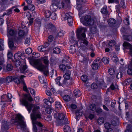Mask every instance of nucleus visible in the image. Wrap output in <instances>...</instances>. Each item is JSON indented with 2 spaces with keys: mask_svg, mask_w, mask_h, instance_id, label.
<instances>
[{
  "mask_svg": "<svg viewBox=\"0 0 132 132\" xmlns=\"http://www.w3.org/2000/svg\"><path fill=\"white\" fill-rule=\"evenodd\" d=\"M84 20L82 18L80 19L81 23L85 26H92L96 23L97 19L95 18H91L89 15L86 16L84 18Z\"/></svg>",
  "mask_w": 132,
  "mask_h": 132,
  "instance_id": "7",
  "label": "nucleus"
},
{
  "mask_svg": "<svg viewBox=\"0 0 132 132\" xmlns=\"http://www.w3.org/2000/svg\"><path fill=\"white\" fill-rule=\"evenodd\" d=\"M44 101L46 105L49 106L51 105V103L48 100L45 99L44 100Z\"/></svg>",
  "mask_w": 132,
  "mask_h": 132,
  "instance_id": "59",
  "label": "nucleus"
},
{
  "mask_svg": "<svg viewBox=\"0 0 132 132\" xmlns=\"http://www.w3.org/2000/svg\"><path fill=\"white\" fill-rule=\"evenodd\" d=\"M7 31L8 33H17L18 32L17 30H15L11 28H9L8 26L7 27Z\"/></svg>",
  "mask_w": 132,
  "mask_h": 132,
  "instance_id": "28",
  "label": "nucleus"
},
{
  "mask_svg": "<svg viewBox=\"0 0 132 132\" xmlns=\"http://www.w3.org/2000/svg\"><path fill=\"white\" fill-rule=\"evenodd\" d=\"M47 27H48L49 30L51 32H54L56 30V28L52 24H49L47 25Z\"/></svg>",
  "mask_w": 132,
  "mask_h": 132,
  "instance_id": "21",
  "label": "nucleus"
},
{
  "mask_svg": "<svg viewBox=\"0 0 132 132\" xmlns=\"http://www.w3.org/2000/svg\"><path fill=\"white\" fill-rule=\"evenodd\" d=\"M14 124L20 126L21 130L24 131L26 129V122L24 121V118L22 115L19 114H17L14 119H13Z\"/></svg>",
  "mask_w": 132,
  "mask_h": 132,
  "instance_id": "6",
  "label": "nucleus"
},
{
  "mask_svg": "<svg viewBox=\"0 0 132 132\" xmlns=\"http://www.w3.org/2000/svg\"><path fill=\"white\" fill-rule=\"evenodd\" d=\"M33 124V130L34 132H40V131H38V130L36 125L34 123Z\"/></svg>",
  "mask_w": 132,
  "mask_h": 132,
  "instance_id": "60",
  "label": "nucleus"
},
{
  "mask_svg": "<svg viewBox=\"0 0 132 132\" xmlns=\"http://www.w3.org/2000/svg\"><path fill=\"white\" fill-rule=\"evenodd\" d=\"M27 100L30 102L32 101H33V98L29 94H25L24 95V97L21 100H20V103L21 104L26 106L29 113H30L32 108L34 106V105L29 103Z\"/></svg>",
  "mask_w": 132,
  "mask_h": 132,
  "instance_id": "4",
  "label": "nucleus"
},
{
  "mask_svg": "<svg viewBox=\"0 0 132 132\" xmlns=\"http://www.w3.org/2000/svg\"><path fill=\"white\" fill-rule=\"evenodd\" d=\"M26 34H8L9 46L11 49L13 50L15 47L14 46L13 41L18 42L20 39L23 38Z\"/></svg>",
  "mask_w": 132,
  "mask_h": 132,
  "instance_id": "2",
  "label": "nucleus"
},
{
  "mask_svg": "<svg viewBox=\"0 0 132 132\" xmlns=\"http://www.w3.org/2000/svg\"><path fill=\"white\" fill-rule=\"evenodd\" d=\"M123 36L124 39L128 41H130L132 37L130 35H123Z\"/></svg>",
  "mask_w": 132,
  "mask_h": 132,
  "instance_id": "32",
  "label": "nucleus"
},
{
  "mask_svg": "<svg viewBox=\"0 0 132 132\" xmlns=\"http://www.w3.org/2000/svg\"><path fill=\"white\" fill-rule=\"evenodd\" d=\"M99 65L96 64L94 63L92 64V68L94 70H96L98 68Z\"/></svg>",
  "mask_w": 132,
  "mask_h": 132,
  "instance_id": "45",
  "label": "nucleus"
},
{
  "mask_svg": "<svg viewBox=\"0 0 132 132\" xmlns=\"http://www.w3.org/2000/svg\"><path fill=\"white\" fill-rule=\"evenodd\" d=\"M53 52L56 54L59 53L61 52V50L59 48L56 47L54 48L53 49Z\"/></svg>",
  "mask_w": 132,
  "mask_h": 132,
  "instance_id": "40",
  "label": "nucleus"
},
{
  "mask_svg": "<svg viewBox=\"0 0 132 132\" xmlns=\"http://www.w3.org/2000/svg\"><path fill=\"white\" fill-rule=\"evenodd\" d=\"M113 61L114 62H116L118 61L119 59L117 56L116 55L113 56L112 58Z\"/></svg>",
  "mask_w": 132,
  "mask_h": 132,
  "instance_id": "53",
  "label": "nucleus"
},
{
  "mask_svg": "<svg viewBox=\"0 0 132 132\" xmlns=\"http://www.w3.org/2000/svg\"><path fill=\"white\" fill-rule=\"evenodd\" d=\"M61 78V77H59L55 79V81L56 82V84L59 86L61 85V83L60 81Z\"/></svg>",
  "mask_w": 132,
  "mask_h": 132,
  "instance_id": "39",
  "label": "nucleus"
},
{
  "mask_svg": "<svg viewBox=\"0 0 132 132\" xmlns=\"http://www.w3.org/2000/svg\"><path fill=\"white\" fill-rule=\"evenodd\" d=\"M20 72L22 73H24L25 70L27 69V67L26 65H21L20 67Z\"/></svg>",
  "mask_w": 132,
  "mask_h": 132,
  "instance_id": "27",
  "label": "nucleus"
},
{
  "mask_svg": "<svg viewBox=\"0 0 132 132\" xmlns=\"http://www.w3.org/2000/svg\"><path fill=\"white\" fill-rule=\"evenodd\" d=\"M65 115L63 113H60L58 114V118L60 120H64L65 118Z\"/></svg>",
  "mask_w": 132,
  "mask_h": 132,
  "instance_id": "26",
  "label": "nucleus"
},
{
  "mask_svg": "<svg viewBox=\"0 0 132 132\" xmlns=\"http://www.w3.org/2000/svg\"><path fill=\"white\" fill-rule=\"evenodd\" d=\"M81 79L82 81L84 82H86L88 80V78L86 75H83L81 77Z\"/></svg>",
  "mask_w": 132,
  "mask_h": 132,
  "instance_id": "38",
  "label": "nucleus"
},
{
  "mask_svg": "<svg viewBox=\"0 0 132 132\" xmlns=\"http://www.w3.org/2000/svg\"><path fill=\"white\" fill-rule=\"evenodd\" d=\"M98 87L97 85L95 83H94L92 84L91 86V88L93 89L97 88Z\"/></svg>",
  "mask_w": 132,
  "mask_h": 132,
  "instance_id": "58",
  "label": "nucleus"
},
{
  "mask_svg": "<svg viewBox=\"0 0 132 132\" xmlns=\"http://www.w3.org/2000/svg\"><path fill=\"white\" fill-rule=\"evenodd\" d=\"M22 56V54L21 52H18L15 54L14 57L15 60H21Z\"/></svg>",
  "mask_w": 132,
  "mask_h": 132,
  "instance_id": "18",
  "label": "nucleus"
},
{
  "mask_svg": "<svg viewBox=\"0 0 132 132\" xmlns=\"http://www.w3.org/2000/svg\"><path fill=\"white\" fill-rule=\"evenodd\" d=\"M63 100L66 101H69L70 100V97L68 95H65L63 97Z\"/></svg>",
  "mask_w": 132,
  "mask_h": 132,
  "instance_id": "41",
  "label": "nucleus"
},
{
  "mask_svg": "<svg viewBox=\"0 0 132 132\" xmlns=\"http://www.w3.org/2000/svg\"><path fill=\"white\" fill-rule=\"evenodd\" d=\"M64 132H71L70 128L68 125L65 126L64 127Z\"/></svg>",
  "mask_w": 132,
  "mask_h": 132,
  "instance_id": "36",
  "label": "nucleus"
},
{
  "mask_svg": "<svg viewBox=\"0 0 132 132\" xmlns=\"http://www.w3.org/2000/svg\"><path fill=\"white\" fill-rule=\"evenodd\" d=\"M68 0H52L53 3L50 6V9L53 12L57 11V8H63L66 2Z\"/></svg>",
  "mask_w": 132,
  "mask_h": 132,
  "instance_id": "5",
  "label": "nucleus"
},
{
  "mask_svg": "<svg viewBox=\"0 0 132 132\" xmlns=\"http://www.w3.org/2000/svg\"><path fill=\"white\" fill-rule=\"evenodd\" d=\"M102 62L105 64H108L109 60V59L106 57H103L102 59Z\"/></svg>",
  "mask_w": 132,
  "mask_h": 132,
  "instance_id": "37",
  "label": "nucleus"
},
{
  "mask_svg": "<svg viewBox=\"0 0 132 132\" xmlns=\"http://www.w3.org/2000/svg\"><path fill=\"white\" fill-rule=\"evenodd\" d=\"M123 45L124 47H126V48L129 50V54L132 57V45L127 42H124Z\"/></svg>",
  "mask_w": 132,
  "mask_h": 132,
  "instance_id": "12",
  "label": "nucleus"
},
{
  "mask_svg": "<svg viewBox=\"0 0 132 132\" xmlns=\"http://www.w3.org/2000/svg\"><path fill=\"white\" fill-rule=\"evenodd\" d=\"M73 95L75 97H77L80 96L81 93L78 89H77L74 90Z\"/></svg>",
  "mask_w": 132,
  "mask_h": 132,
  "instance_id": "22",
  "label": "nucleus"
},
{
  "mask_svg": "<svg viewBox=\"0 0 132 132\" xmlns=\"http://www.w3.org/2000/svg\"><path fill=\"white\" fill-rule=\"evenodd\" d=\"M69 51L71 54H73L76 51L75 47L72 46L71 48L70 49Z\"/></svg>",
  "mask_w": 132,
  "mask_h": 132,
  "instance_id": "44",
  "label": "nucleus"
},
{
  "mask_svg": "<svg viewBox=\"0 0 132 132\" xmlns=\"http://www.w3.org/2000/svg\"><path fill=\"white\" fill-rule=\"evenodd\" d=\"M1 101L0 102V104L3 105L2 107H4V105H5V103L4 102H5L9 101L8 99V97L6 95H3L1 96Z\"/></svg>",
  "mask_w": 132,
  "mask_h": 132,
  "instance_id": "13",
  "label": "nucleus"
},
{
  "mask_svg": "<svg viewBox=\"0 0 132 132\" xmlns=\"http://www.w3.org/2000/svg\"><path fill=\"white\" fill-rule=\"evenodd\" d=\"M96 113H98V114H100L102 112L103 110L101 108H98L96 109Z\"/></svg>",
  "mask_w": 132,
  "mask_h": 132,
  "instance_id": "62",
  "label": "nucleus"
},
{
  "mask_svg": "<svg viewBox=\"0 0 132 132\" xmlns=\"http://www.w3.org/2000/svg\"><path fill=\"white\" fill-rule=\"evenodd\" d=\"M7 57L9 59H11L12 57V54L10 51H8L7 53Z\"/></svg>",
  "mask_w": 132,
  "mask_h": 132,
  "instance_id": "64",
  "label": "nucleus"
},
{
  "mask_svg": "<svg viewBox=\"0 0 132 132\" xmlns=\"http://www.w3.org/2000/svg\"><path fill=\"white\" fill-rule=\"evenodd\" d=\"M2 129L4 130H6L9 128V125L7 122L4 123L2 127Z\"/></svg>",
  "mask_w": 132,
  "mask_h": 132,
  "instance_id": "29",
  "label": "nucleus"
},
{
  "mask_svg": "<svg viewBox=\"0 0 132 132\" xmlns=\"http://www.w3.org/2000/svg\"><path fill=\"white\" fill-rule=\"evenodd\" d=\"M128 74L129 75H132V67L129 66L128 69L127 70Z\"/></svg>",
  "mask_w": 132,
  "mask_h": 132,
  "instance_id": "50",
  "label": "nucleus"
},
{
  "mask_svg": "<svg viewBox=\"0 0 132 132\" xmlns=\"http://www.w3.org/2000/svg\"><path fill=\"white\" fill-rule=\"evenodd\" d=\"M27 24L24 21H23L21 23V27L22 28V29H27V31L26 32L24 30H19V32L18 33H24L25 32H28L27 31V28L26 27V24Z\"/></svg>",
  "mask_w": 132,
  "mask_h": 132,
  "instance_id": "15",
  "label": "nucleus"
},
{
  "mask_svg": "<svg viewBox=\"0 0 132 132\" xmlns=\"http://www.w3.org/2000/svg\"><path fill=\"white\" fill-rule=\"evenodd\" d=\"M32 51V49L30 48H28L26 50V53L28 54H31Z\"/></svg>",
  "mask_w": 132,
  "mask_h": 132,
  "instance_id": "55",
  "label": "nucleus"
},
{
  "mask_svg": "<svg viewBox=\"0 0 132 132\" xmlns=\"http://www.w3.org/2000/svg\"><path fill=\"white\" fill-rule=\"evenodd\" d=\"M104 127L106 129L112 128V125L108 122H106L104 124Z\"/></svg>",
  "mask_w": 132,
  "mask_h": 132,
  "instance_id": "30",
  "label": "nucleus"
},
{
  "mask_svg": "<svg viewBox=\"0 0 132 132\" xmlns=\"http://www.w3.org/2000/svg\"><path fill=\"white\" fill-rule=\"evenodd\" d=\"M77 4V9L80 10L81 9V5L85 3L86 0H76Z\"/></svg>",
  "mask_w": 132,
  "mask_h": 132,
  "instance_id": "16",
  "label": "nucleus"
},
{
  "mask_svg": "<svg viewBox=\"0 0 132 132\" xmlns=\"http://www.w3.org/2000/svg\"><path fill=\"white\" fill-rule=\"evenodd\" d=\"M51 18L53 20H55L56 19L57 16L56 14L54 12H53L52 13L51 15Z\"/></svg>",
  "mask_w": 132,
  "mask_h": 132,
  "instance_id": "54",
  "label": "nucleus"
},
{
  "mask_svg": "<svg viewBox=\"0 0 132 132\" xmlns=\"http://www.w3.org/2000/svg\"><path fill=\"white\" fill-rule=\"evenodd\" d=\"M96 105L94 104H92L89 106V108L90 110L92 111L95 110L96 109Z\"/></svg>",
  "mask_w": 132,
  "mask_h": 132,
  "instance_id": "33",
  "label": "nucleus"
},
{
  "mask_svg": "<svg viewBox=\"0 0 132 132\" xmlns=\"http://www.w3.org/2000/svg\"><path fill=\"white\" fill-rule=\"evenodd\" d=\"M41 25V22L40 20L37 19L35 20V27L38 29H39Z\"/></svg>",
  "mask_w": 132,
  "mask_h": 132,
  "instance_id": "24",
  "label": "nucleus"
},
{
  "mask_svg": "<svg viewBox=\"0 0 132 132\" xmlns=\"http://www.w3.org/2000/svg\"><path fill=\"white\" fill-rule=\"evenodd\" d=\"M12 61L13 63L16 67H18L20 65L21 63V60H12Z\"/></svg>",
  "mask_w": 132,
  "mask_h": 132,
  "instance_id": "23",
  "label": "nucleus"
},
{
  "mask_svg": "<svg viewBox=\"0 0 132 132\" xmlns=\"http://www.w3.org/2000/svg\"><path fill=\"white\" fill-rule=\"evenodd\" d=\"M29 6V10L31 11H33L35 9V6L32 4H30L28 5Z\"/></svg>",
  "mask_w": 132,
  "mask_h": 132,
  "instance_id": "52",
  "label": "nucleus"
},
{
  "mask_svg": "<svg viewBox=\"0 0 132 132\" xmlns=\"http://www.w3.org/2000/svg\"><path fill=\"white\" fill-rule=\"evenodd\" d=\"M77 36L79 40V43L80 47H82L88 45V42L86 38L85 34H77Z\"/></svg>",
  "mask_w": 132,
  "mask_h": 132,
  "instance_id": "8",
  "label": "nucleus"
},
{
  "mask_svg": "<svg viewBox=\"0 0 132 132\" xmlns=\"http://www.w3.org/2000/svg\"><path fill=\"white\" fill-rule=\"evenodd\" d=\"M48 46V44L47 43L44 44V45L40 46L38 47V51L40 52H42L46 51V48Z\"/></svg>",
  "mask_w": 132,
  "mask_h": 132,
  "instance_id": "14",
  "label": "nucleus"
},
{
  "mask_svg": "<svg viewBox=\"0 0 132 132\" xmlns=\"http://www.w3.org/2000/svg\"><path fill=\"white\" fill-rule=\"evenodd\" d=\"M39 81L42 84H45L44 86L45 88L47 87V84L46 83V78H45L43 76H39L38 77Z\"/></svg>",
  "mask_w": 132,
  "mask_h": 132,
  "instance_id": "17",
  "label": "nucleus"
},
{
  "mask_svg": "<svg viewBox=\"0 0 132 132\" xmlns=\"http://www.w3.org/2000/svg\"><path fill=\"white\" fill-rule=\"evenodd\" d=\"M104 119L102 117H99L98 119L97 122L99 124H101L104 122Z\"/></svg>",
  "mask_w": 132,
  "mask_h": 132,
  "instance_id": "34",
  "label": "nucleus"
},
{
  "mask_svg": "<svg viewBox=\"0 0 132 132\" xmlns=\"http://www.w3.org/2000/svg\"><path fill=\"white\" fill-rule=\"evenodd\" d=\"M42 60L45 65H43L41 61L39 59H37L33 62V66L37 70L43 71L44 75L47 76L49 74L48 67L49 65V61L47 57L45 56L42 57Z\"/></svg>",
  "mask_w": 132,
  "mask_h": 132,
  "instance_id": "1",
  "label": "nucleus"
},
{
  "mask_svg": "<svg viewBox=\"0 0 132 132\" xmlns=\"http://www.w3.org/2000/svg\"><path fill=\"white\" fill-rule=\"evenodd\" d=\"M44 14L46 17L48 18L51 16V13L50 11L47 10L45 12Z\"/></svg>",
  "mask_w": 132,
  "mask_h": 132,
  "instance_id": "47",
  "label": "nucleus"
},
{
  "mask_svg": "<svg viewBox=\"0 0 132 132\" xmlns=\"http://www.w3.org/2000/svg\"><path fill=\"white\" fill-rule=\"evenodd\" d=\"M93 63L99 65L101 63V61L100 58H97V59L94 61Z\"/></svg>",
  "mask_w": 132,
  "mask_h": 132,
  "instance_id": "43",
  "label": "nucleus"
},
{
  "mask_svg": "<svg viewBox=\"0 0 132 132\" xmlns=\"http://www.w3.org/2000/svg\"><path fill=\"white\" fill-rule=\"evenodd\" d=\"M13 66L12 65L10 64H8L6 67V69L8 71H11L12 69Z\"/></svg>",
  "mask_w": 132,
  "mask_h": 132,
  "instance_id": "48",
  "label": "nucleus"
},
{
  "mask_svg": "<svg viewBox=\"0 0 132 132\" xmlns=\"http://www.w3.org/2000/svg\"><path fill=\"white\" fill-rule=\"evenodd\" d=\"M30 91L31 93L33 95H34L35 96V91L34 89L32 88H29Z\"/></svg>",
  "mask_w": 132,
  "mask_h": 132,
  "instance_id": "61",
  "label": "nucleus"
},
{
  "mask_svg": "<svg viewBox=\"0 0 132 132\" xmlns=\"http://www.w3.org/2000/svg\"><path fill=\"white\" fill-rule=\"evenodd\" d=\"M87 30L84 27H81L77 29L76 31V33H85L86 32Z\"/></svg>",
  "mask_w": 132,
  "mask_h": 132,
  "instance_id": "20",
  "label": "nucleus"
},
{
  "mask_svg": "<svg viewBox=\"0 0 132 132\" xmlns=\"http://www.w3.org/2000/svg\"><path fill=\"white\" fill-rule=\"evenodd\" d=\"M59 68L60 69L63 71H66V67L63 64H61L59 66Z\"/></svg>",
  "mask_w": 132,
  "mask_h": 132,
  "instance_id": "42",
  "label": "nucleus"
},
{
  "mask_svg": "<svg viewBox=\"0 0 132 132\" xmlns=\"http://www.w3.org/2000/svg\"><path fill=\"white\" fill-rule=\"evenodd\" d=\"M107 7L105 6L101 9V12L103 14V17L105 18H107L109 16V14L107 11Z\"/></svg>",
  "mask_w": 132,
  "mask_h": 132,
  "instance_id": "11",
  "label": "nucleus"
},
{
  "mask_svg": "<svg viewBox=\"0 0 132 132\" xmlns=\"http://www.w3.org/2000/svg\"><path fill=\"white\" fill-rule=\"evenodd\" d=\"M25 77V76L23 75H21L20 77L18 76H13V81L17 84H20L21 82H23V78Z\"/></svg>",
  "mask_w": 132,
  "mask_h": 132,
  "instance_id": "10",
  "label": "nucleus"
},
{
  "mask_svg": "<svg viewBox=\"0 0 132 132\" xmlns=\"http://www.w3.org/2000/svg\"><path fill=\"white\" fill-rule=\"evenodd\" d=\"M65 73L63 77L66 80L69 79L70 78L71 71L69 70H66Z\"/></svg>",
  "mask_w": 132,
  "mask_h": 132,
  "instance_id": "19",
  "label": "nucleus"
},
{
  "mask_svg": "<svg viewBox=\"0 0 132 132\" xmlns=\"http://www.w3.org/2000/svg\"><path fill=\"white\" fill-rule=\"evenodd\" d=\"M39 107L38 106H35L33 109L32 113L31 114V119L32 120V123L37 125L40 127L43 126V125L40 122L36 121L37 118H41V114L39 111Z\"/></svg>",
  "mask_w": 132,
  "mask_h": 132,
  "instance_id": "3",
  "label": "nucleus"
},
{
  "mask_svg": "<svg viewBox=\"0 0 132 132\" xmlns=\"http://www.w3.org/2000/svg\"><path fill=\"white\" fill-rule=\"evenodd\" d=\"M55 105V107L59 109H60L61 108V105L60 103L57 101H56Z\"/></svg>",
  "mask_w": 132,
  "mask_h": 132,
  "instance_id": "31",
  "label": "nucleus"
},
{
  "mask_svg": "<svg viewBox=\"0 0 132 132\" xmlns=\"http://www.w3.org/2000/svg\"><path fill=\"white\" fill-rule=\"evenodd\" d=\"M46 111L48 114H50L52 112V109L50 107H47L46 109Z\"/></svg>",
  "mask_w": 132,
  "mask_h": 132,
  "instance_id": "51",
  "label": "nucleus"
},
{
  "mask_svg": "<svg viewBox=\"0 0 132 132\" xmlns=\"http://www.w3.org/2000/svg\"><path fill=\"white\" fill-rule=\"evenodd\" d=\"M114 68H111L109 70V72L111 75H112L114 73Z\"/></svg>",
  "mask_w": 132,
  "mask_h": 132,
  "instance_id": "46",
  "label": "nucleus"
},
{
  "mask_svg": "<svg viewBox=\"0 0 132 132\" xmlns=\"http://www.w3.org/2000/svg\"><path fill=\"white\" fill-rule=\"evenodd\" d=\"M119 5L120 6L123 8H125L126 7L124 1L123 0H121V1Z\"/></svg>",
  "mask_w": 132,
  "mask_h": 132,
  "instance_id": "57",
  "label": "nucleus"
},
{
  "mask_svg": "<svg viewBox=\"0 0 132 132\" xmlns=\"http://www.w3.org/2000/svg\"><path fill=\"white\" fill-rule=\"evenodd\" d=\"M124 23L126 25H129V21L128 18H126L123 21Z\"/></svg>",
  "mask_w": 132,
  "mask_h": 132,
  "instance_id": "63",
  "label": "nucleus"
},
{
  "mask_svg": "<svg viewBox=\"0 0 132 132\" xmlns=\"http://www.w3.org/2000/svg\"><path fill=\"white\" fill-rule=\"evenodd\" d=\"M13 76H9L7 77L6 78L7 81L8 82H11L13 81Z\"/></svg>",
  "mask_w": 132,
  "mask_h": 132,
  "instance_id": "56",
  "label": "nucleus"
},
{
  "mask_svg": "<svg viewBox=\"0 0 132 132\" xmlns=\"http://www.w3.org/2000/svg\"><path fill=\"white\" fill-rule=\"evenodd\" d=\"M72 13H67L66 14L63 13L62 15V18L64 20H67L69 26H71L73 23V19L71 16Z\"/></svg>",
  "mask_w": 132,
  "mask_h": 132,
  "instance_id": "9",
  "label": "nucleus"
},
{
  "mask_svg": "<svg viewBox=\"0 0 132 132\" xmlns=\"http://www.w3.org/2000/svg\"><path fill=\"white\" fill-rule=\"evenodd\" d=\"M116 21L113 19L110 18L108 21L109 24L111 26L112 25L116 23Z\"/></svg>",
  "mask_w": 132,
  "mask_h": 132,
  "instance_id": "25",
  "label": "nucleus"
},
{
  "mask_svg": "<svg viewBox=\"0 0 132 132\" xmlns=\"http://www.w3.org/2000/svg\"><path fill=\"white\" fill-rule=\"evenodd\" d=\"M116 44V42L114 40H111L108 43L110 47L114 46Z\"/></svg>",
  "mask_w": 132,
  "mask_h": 132,
  "instance_id": "49",
  "label": "nucleus"
},
{
  "mask_svg": "<svg viewBox=\"0 0 132 132\" xmlns=\"http://www.w3.org/2000/svg\"><path fill=\"white\" fill-rule=\"evenodd\" d=\"M65 62L67 63H69L70 62V60L69 57L68 56H64V58L62 60V62Z\"/></svg>",
  "mask_w": 132,
  "mask_h": 132,
  "instance_id": "35",
  "label": "nucleus"
}]
</instances>
